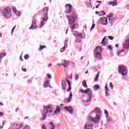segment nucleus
<instances>
[{
    "label": "nucleus",
    "mask_w": 129,
    "mask_h": 129,
    "mask_svg": "<svg viewBox=\"0 0 129 129\" xmlns=\"http://www.w3.org/2000/svg\"><path fill=\"white\" fill-rule=\"evenodd\" d=\"M3 16L6 19H10L12 16L11 10L10 9H5L3 12Z\"/></svg>",
    "instance_id": "obj_4"
},
{
    "label": "nucleus",
    "mask_w": 129,
    "mask_h": 129,
    "mask_svg": "<svg viewBox=\"0 0 129 129\" xmlns=\"http://www.w3.org/2000/svg\"><path fill=\"white\" fill-rule=\"evenodd\" d=\"M94 112H95L96 113H99V114H101V110H100V108L98 107H96L95 109V110Z\"/></svg>",
    "instance_id": "obj_20"
},
{
    "label": "nucleus",
    "mask_w": 129,
    "mask_h": 129,
    "mask_svg": "<svg viewBox=\"0 0 129 129\" xmlns=\"http://www.w3.org/2000/svg\"><path fill=\"white\" fill-rule=\"evenodd\" d=\"M41 128L42 129H47V127H46V126L45 125H43L42 126H41Z\"/></svg>",
    "instance_id": "obj_52"
},
{
    "label": "nucleus",
    "mask_w": 129,
    "mask_h": 129,
    "mask_svg": "<svg viewBox=\"0 0 129 129\" xmlns=\"http://www.w3.org/2000/svg\"><path fill=\"white\" fill-rule=\"evenodd\" d=\"M108 38L110 40H113V39H114V37L113 36H108Z\"/></svg>",
    "instance_id": "obj_46"
},
{
    "label": "nucleus",
    "mask_w": 129,
    "mask_h": 129,
    "mask_svg": "<svg viewBox=\"0 0 129 129\" xmlns=\"http://www.w3.org/2000/svg\"><path fill=\"white\" fill-rule=\"evenodd\" d=\"M67 18L69 20V24L70 25H73L74 23L76 22L75 19H77L76 15H74L73 16H71L69 17V16H67Z\"/></svg>",
    "instance_id": "obj_5"
},
{
    "label": "nucleus",
    "mask_w": 129,
    "mask_h": 129,
    "mask_svg": "<svg viewBox=\"0 0 129 129\" xmlns=\"http://www.w3.org/2000/svg\"><path fill=\"white\" fill-rule=\"evenodd\" d=\"M22 71H23V72H27V69H23Z\"/></svg>",
    "instance_id": "obj_58"
},
{
    "label": "nucleus",
    "mask_w": 129,
    "mask_h": 129,
    "mask_svg": "<svg viewBox=\"0 0 129 129\" xmlns=\"http://www.w3.org/2000/svg\"><path fill=\"white\" fill-rule=\"evenodd\" d=\"M78 78H79V76L78 75H76V77H75V80L76 81H77V80H78Z\"/></svg>",
    "instance_id": "obj_47"
},
{
    "label": "nucleus",
    "mask_w": 129,
    "mask_h": 129,
    "mask_svg": "<svg viewBox=\"0 0 129 129\" xmlns=\"http://www.w3.org/2000/svg\"><path fill=\"white\" fill-rule=\"evenodd\" d=\"M67 7H69V10L64 12L65 14H70L72 11H73V6L71 4H66L65 7L67 8Z\"/></svg>",
    "instance_id": "obj_8"
},
{
    "label": "nucleus",
    "mask_w": 129,
    "mask_h": 129,
    "mask_svg": "<svg viewBox=\"0 0 129 129\" xmlns=\"http://www.w3.org/2000/svg\"><path fill=\"white\" fill-rule=\"evenodd\" d=\"M3 115H4V113L0 112V117H3Z\"/></svg>",
    "instance_id": "obj_60"
},
{
    "label": "nucleus",
    "mask_w": 129,
    "mask_h": 129,
    "mask_svg": "<svg viewBox=\"0 0 129 129\" xmlns=\"http://www.w3.org/2000/svg\"><path fill=\"white\" fill-rule=\"evenodd\" d=\"M67 81L69 84V89L67 90L68 92H69L70 90H71V83H70V81H68V80H67Z\"/></svg>",
    "instance_id": "obj_25"
},
{
    "label": "nucleus",
    "mask_w": 129,
    "mask_h": 129,
    "mask_svg": "<svg viewBox=\"0 0 129 129\" xmlns=\"http://www.w3.org/2000/svg\"><path fill=\"white\" fill-rule=\"evenodd\" d=\"M91 126H92V125H90L89 124H86L84 126V128L85 129H91Z\"/></svg>",
    "instance_id": "obj_27"
},
{
    "label": "nucleus",
    "mask_w": 129,
    "mask_h": 129,
    "mask_svg": "<svg viewBox=\"0 0 129 129\" xmlns=\"http://www.w3.org/2000/svg\"><path fill=\"white\" fill-rule=\"evenodd\" d=\"M47 77L49 79H52V76L49 74H47Z\"/></svg>",
    "instance_id": "obj_50"
},
{
    "label": "nucleus",
    "mask_w": 129,
    "mask_h": 129,
    "mask_svg": "<svg viewBox=\"0 0 129 129\" xmlns=\"http://www.w3.org/2000/svg\"><path fill=\"white\" fill-rule=\"evenodd\" d=\"M44 48H46V46L45 45L40 46L39 48V51H42V50H43V49H44Z\"/></svg>",
    "instance_id": "obj_36"
},
{
    "label": "nucleus",
    "mask_w": 129,
    "mask_h": 129,
    "mask_svg": "<svg viewBox=\"0 0 129 129\" xmlns=\"http://www.w3.org/2000/svg\"><path fill=\"white\" fill-rule=\"evenodd\" d=\"M43 107H44V109H45L46 112H45V111L41 112L42 117L39 118L41 121H43V120H45V119L47 118V114L48 113V112H49L50 113H52V112H53V110L52 109V107H51V106H43Z\"/></svg>",
    "instance_id": "obj_1"
},
{
    "label": "nucleus",
    "mask_w": 129,
    "mask_h": 129,
    "mask_svg": "<svg viewBox=\"0 0 129 129\" xmlns=\"http://www.w3.org/2000/svg\"><path fill=\"white\" fill-rule=\"evenodd\" d=\"M107 18H112V17H113V14L111 13L109 16H107Z\"/></svg>",
    "instance_id": "obj_51"
},
{
    "label": "nucleus",
    "mask_w": 129,
    "mask_h": 129,
    "mask_svg": "<svg viewBox=\"0 0 129 129\" xmlns=\"http://www.w3.org/2000/svg\"><path fill=\"white\" fill-rule=\"evenodd\" d=\"M92 27L94 29V28H95V25L94 24H92Z\"/></svg>",
    "instance_id": "obj_62"
},
{
    "label": "nucleus",
    "mask_w": 129,
    "mask_h": 129,
    "mask_svg": "<svg viewBox=\"0 0 129 129\" xmlns=\"http://www.w3.org/2000/svg\"><path fill=\"white\" fill-rule=\"evenodd\" d=\"M123 48L124 49H129V39H126L123 43Z\"/></svg>",
    "instance_id": "obj_9"
},
{
    "label": "nucleus",
    "mask_w": 129,
    "mask_h": 129,
    "mask_svg": "<svg viewBox=\"0 0 129 129\" xmlns=\"http://www.w3.org/2000/svg\"><path fill=\"white\" fill-rule=\"evenodd\" d=\"M105 94H106V96H108V95H109V93H108V92H105Z\"/></svg>",
    "instance_id": "obj_59"
},
{
    "label": "nucleus",
    "mask_w": 129,
    "mask_h": 129,
    "mask_svg": "<svg viewBox=\"0 0 129 129\" xmlns=\"http://www.w3.org/2000/svg\"><path fill=\"white\" fill-rule=\"evenodd\" d=\"M44 18L45 21H48V20H49V17H48V13L46 12V14L44 15Z\"/></svg>",
    "instance_id": "obj_28"
},
{
    "label": "nucleus",
    "mask_w": 129,
    "mask_h": 129,
    "mask_svg": "<svg viewBox=\"0 0 129 129\" xmlns=\"http://www.w3.org/2000/svg\"><path fill=\"white\" fill-rule=\"evenodd\" d=\"M22 126H22V125H19V124H17V126H16V129H20Z\"/></svg>",
    "instance_id": "obj_42"
},
{
    "label": "nucleus",
    "mask_w": 129,
    "mask_h": 129,
    "mask_svg": "<svg viewBox=\"0 0 129 129\" xmlns=\"http://www.w3.org/2000/svg\"><path fill=\"white\" fill-rule=\"evenodd\" d=\"M12 10L15 13H17V10H16L15 8H13Z\"/></svg>",
    "instance_id": "obj_54"
},
{
    "label": "nucleus",
    "mask_w": 129,
    "mask_h": 129,
    "mask_svg": "<svg viewBox=\"0 0 129 129\" xmlns=\"http://www.w3.org/2000/svg\"><path fill=\"white\" fill-rule=\"evenodd\" d=\"M108 6H112V7H115L117 5V0H114L113 2H109L108 3Z\"/></svg>",
    "instance_id": "obj_15"
},
{
    "label": "nucleus",
    "mask_w": 129,
    "mask_h": 129,
    "mask_svg": "<svg viewBox=\"0 0 129 129\" xmlns=\"http://www.w3.org/2000/svg\"><path fill=\"white\" fill-rule=\"evenodd\" d=\"M80 91H81V92H82V93H86V94H88V93L86 90H84L83 89H81Z\"/></svg>",
    "instance_id": "obj_35"
},
{
    "label": "nucleus",
    "mask_w": 129,
    "mask_h": 129,
    "mask_svg": "<svg viewBox=\"0 0 129 129\" xmlns=\"http://www.w3.org/2000/svg\"><path fill=\"white\" fill-rule=\"evenodd\" d=\"M93 88H94V91H97V90H98L99 88H100V87L99 86V85H95L94 86Z\"/></svg>",
    "instance_id": "obj_22"
},
{
    "label": "nucleus",
    "mask_w": 129,
    "mask_h": 129,
    "mask_svg": "<svg viewBox=\"0 0 129 129\" xmlns=\"http://www.w3.org/2000/svg\"><path fill=\"white\" fill-rule=\"evenodd\" d=\"M16 26H15L12 29L11 31V34L13 35V34H14V31H15V29H16Z\"/></svg>",
    "instance_id": "obj_43"
},
{
    "label": "nucleus",
    "mask_w": 129,
    "mask_h": 129,
    "mask_svg": "<svg viewBox=\"0 0 129 129\" xmlns=\"http://www.w3.org/2000/svg\"><path fill=\"white\" fill-rule=\"evenodd\" d=\"M73 96V95H72V92H70V96H69V98L70 99H72V97Z\"/></svg>",
    "instance_id": "obj_48"
},
{
    "label": "nucleus",
    "mask_w": 129,
    "mask_h": 129,
    "mask_svg": "<svg viewBox=\"0 0 129 129\" xmlns=\"http://www.w3.org/2000/svg\"><path fill=\"white\" fill-rule=\"evenodd\" d=\"M82 85L85 88H87L88 87V86H87V83H86V80H84L82 82Z\"/></svg>",
    "instance_id": "obj_24"
},
{
    "label": "nucleus",
    "mask_w": 129,
    "mask_h": 129,
    "mask_svg": "<svg viewBox=\"0 0 129 129\" xmlns=\"http://www.w3.org/2000/svg\"><path fill=\"white\" fill-rule=\"evenodd\" d=\"M69 64H70L69 62L67 61L66 62V64L61 63V65H62V66H63V67L67 68V67H68V66H69Z\"/></svg>",
    "instance_id": "obj_30"
},
{
    "label": "nucleus",
    "mask_w": 129,
    "mask_h": 129,
    "mask_svg": "<svg viewBox=\"0 0 129 129\" xmlns=\"http://www.w3.org/2000/svg\"><path fill=\"white\" fill-rule=\"evenodd\" d=\"M72 30H77L78 29V24H75L71 27Z\"/></svg>",
    "instance_id": "obj_21"
},
{
    "label": "nucleus",
    "mask_w": 129,
    "mask_h": 129,
    "mask_svg": "<svg viewBox=\"0 0 129 129\" xmlns=\"http://www.w3.org/2000/svg\"><path fill=\"white\" fill-rule=\"evenodd\" d=\"M15 14L17 15V16H20V12H17Z\"/></svg>",
    "instance_id": "obj_61"
},
{
    "label": "nucleus",
    "mask_w": 129,
    "mask_h": 129,
    "mask_svg": "<svg viewBox=\"0 0 129 129\" xmlns=\"http://www.w3.org/2000/svg\"><path fill=\"white\" fill-rule=\"evenodd\" d=\"M24 58L25 60H28L29 59V55L26 54L24 56Z\"/></svg>",
    "instance_id": "obj_45"
},
{
    "label": "nucleus",
    "mask_w": 129,
    "mask_h": 129,
    "mask_svg": "<svg viewBox=\"0 0 129 129\" xmlns=\"http://www.w3.org/2000/svg\"><path fill=\"white\" fill-rule=\"evenodd\" d=\"M91 120L94 121L95 123H97L99 121V120L100 119V116L98 114H96V116L94 118V119H92V118H91Z\"/></svg>",
    "instance_id": "obj_11"
},
{
    "label": "nucleus",
    "mask_w": 129,
    "mask_h": 129,
    "mask_svg": "<svg viewBox=\"0 0 129 129\" xmlns=\"http://www.w3.org/2000/svg\"><path fill=\"white\" fill-rule=\"evenodd\" d=\"M5 56H6V53H0V58L3 59V58H4Z\"/></svg>",
    "instance_id": "obj_33"
},
{
    "label": "nucleus",
    "mask_w": 129,
    "mask_h": 129,
    "mask_svg": "<svg viewBox=\"0 0 129 129\" xmlns=\"http://www.w3.org/2000/svg\"><path fill=\"white\" fill-rule=\"evenodd\" d=\"M60 108H59V107L57 106L55 110L54 111V113L55 114H60Z\"/></svg>",
    "instance_id": "obj_19"
},
{
    "label": "nucleus",
    "mask_w": 129,
    "mask_h": 129,
    "mask_svg": "<svg viewBox=\"0 0 129 129\" xmlns=\"http://www.w3.org/2000/svg\"><path fill=\"white\" fill-rule=\"evenodd\" d=\"M28 83L31 84V83H32V80L28 81Z\"/></svg>",
    "instance_id": "obj_64"
},
{
    "label": "nucleus",
    "mask_w": 129,
    "mask_h": 129,
    "mask_svg": "<svg viewBox=\"0 0 129 129\" xmlns=\"http://www.w3.org/2000/svg\"><path fill=\"white\" fill-rule=\"evenodd\" d=\"M124 51V50L123 49H122L121 50L119 51L117 53V56H120V54H121V53H122V52H123Z\"/></svg>",
    "instance_id": "obj_39"
},
{
    "label": "nucleus",
    "mask_w": 129,
    "mask_h": 129,
    "mask_svg": "<svg viewBox=\"0 0 129 129\" xmlns=\"http://www.w3.org/2000/svg\"><path fill=\"white\" fill-rule=\"evenodd\" d=\"M109 86L112 89H113V85L112 84V83H110Z\"/></svg>",
    "instance_id": "obj_49"
},
{
    "label": "nucleus",
    "mask_w": 129,
    "mask_h": 129,
    "mask_svg": "<svg viewBox=\"0 0 129 129\" xmlns=\"http://www.w3.org/2000/svg\"><path fill=\"white\" fill-rule=\"evenodd\" d=\"M20 60L22 61H24V59H23V57H22V56L20 57Z\"/></svg>",
    "instance_id": "obj_57"
},
{
    "label": "nucleus",
    "mask_w": 129,
    "mask_h": 129,
    "mask_svg": "<svg viewBox=\"0 0 129 129\" xmlns=\"http://www.w3.org/2000/svg\"><path fill=\"white\" fill-rule=\"evenodd\" d=\"M41 22L40 23V25L39 26V29H41V28H43V27H44V26L45 25V24L47 23V20H45V18H44L43 17H42L41 18Z\"/></svg>",
    "instance_id": "obj_14"
},
{
    "label": "nucleus",
    "mask_w": 129,
    "mask_h": 129,
    "mask_svg": "<svg viewBox=\"0 0 129 129\" xmlns=\"http://www.w3.org/2000/svg\"><path fill=\"white\" fill-rule=\"evenodd\" d=\"M70 100H71V99L69 98L67 100V101H68V102H70Z\"/></svg>",
    "instance_id": "obj_63"
},
{
    "label": "nucleus",
    "mask_w": 129,
    "mask_h": 129,
    "mask_svg": "<svg viewBox=\"0 0 129 129\" xmlns=\"http://www.w3.org/2000/svg\"><path fill=\"white\" fill-rule=\"evenodd\" d=\"M106 117L108 121L107 122H108L109 121H111V120H112V118H111L110 116H108V115H106Z\"/></svg>",
    "instance_id": "obj_29"
},
{
    "label": "nucleus",
    "mask_w": 129,
    "mask_h": 129,
    "mask_svg": "<svg viewBox=\"0 0 129 129\" xmlns=\"http://www.w3.org/2000/svg\"><path fill=\"white\" fill-rule=\"evenodd\" d=\"M108 20L110 24H112V23H113V19L112 17L109 18Z\"/></svg>",
    "instance_id": "obj_38"
},
{
    "label": "nucleus",
    "mask_w": 129,
    "mask_h": 129,
    "mask_svg": "<svg viewBox=\"0 0 129 129\" xmlns=\"http://www.w3.org/2000/svg\"><path fill=\"white\" fill-rule=\"evenodd\" d=\"M104 113L105 114L108 115V112L106 110H104Z\"/></svg>",
    "instance_id": "obj_53"
},
{
    "label": "nucleus",
    "mask_w": 129,
    "mask_h": 129,
    "mask_svg": "<svg viewBox=\"0 0 129 129\" xmlns=\"http://www.w3.org/2000/svg\"><path fill=\"white\" fill-rule=\"evenodd\" d=\"M35 29H37V26L36 25V20H33L32 21L31 26L29 27V30H35Z\"/></svg>",
    "instance_id": "obj_13"
},
{
    "label": "nucleus",
    "mask_w": 129,
    "mask_h": 129,
    "mask_svg": "<svg viewBox=\"0 0 129 129\" xmlns=\"http://www.w3.org/2000/svg\"><path fill=\"white\" fill-rule=\"evenodd\" d=\"M94 56L96 59L99 60H101L102 58L101 57V53L100 52H94Z\"/></svg>",
    "instance_id": "obj_12"
},
{
    "label": "nucleus",
    "mask_w": 129,
    "mask_h": 129,
    "mask_svg": "<svg viewBox=\"0 0 129 129\" xmlns=\"http://www.w3.org/2000/svg\"><path fill=\"white\" fill-rule=\"evenodd\" d=\"M101 51H102V48L100 46H97L95 49L94 52L95 53H101Z\"/></svg>",
    "instance_id": "obj_17"
},
{
    "label": "nucleus",
    "mask_w": 129,
    "mask_h": 129,
    "mask_svg": "<svg viewBox=\"0 0 129 129\" xmlns=\"http://www.w3.org/2000/svg\"><path fill=\"white\" fill-rule=\"evenodd\" d=\"M100 22H101V24H102V25L106 26V25H107V18L106 17H102L100 19Z\"/></svg>",
    "instance_id": "obj_10"
},
{
    "label": "nucleus",
    "mask_w": 129,
    "mask_h": 129,
    "mask_svg": "<svg viewBox=\"0 0 129 129\" xmlns=\"http://www.w3.org/2000/svg\"><path fill=\"white\" fill-rule=\"evenodd\" d=\"M101 14L100 15V17H101L102 16H105V12L103 11H101L100 12Z\"/></svg>",
    "instance_id": "obj_37"
},
{
    "label": "nucleus",
    "mask_w": 129,
    "mask_h": 129,
    "mask_svg": "<svg viewBox=\"0 0 129 129\" xmlns=\"http://www.w3.org/2000/svg\"><path fill=\"white\" fill-rule=\"evenodd\" d=\"M100 73V72H98L97 74L96 75V78L94 79L95 82H97L98 81V79L99 78V74Z\"/></svg>",
    "instance_id": "obj_26"
},
{
    "label": "nucleus",
    "mask_w": 129,
    "mask_h": 129,
    "mask_svg": "<svg viewBox=\"0 0 129 129\" xmlns=\"http://www.w3.org/2000/svg\"><path fill=\"white\" fill-rule=\"evenodd\" d=\"M49 9L47 7H45L44 9L42 10V12L44 13V15L46 14V13H48V10Z\"/></svg>",
    "instance_id": "obj_31"
},
{
    "label": "nucleus",
    "mask_w": 129,
    "mask_h": 129,
    "mask_svg": "<svg viewBox=\"0 0 129 129\" xmlns=\"http://www.w3.org/2000/svg\"><path fill=\"white\" fill-rule=\"evenodd\" d=\"M68 45V40H66L64 42V47H67Z\"/></svg>",
    "instance_id": "obj_44"
},
{
    "label": "nucleus",
    "mask_w": 129,
    "mask_h": 129,
    "mask_svg": "<svg viewBox=\"0 0 129 129\" xmlns=\"http://www.w3.org/2000/svg\"><path fill=\"white\" fill-rule=\"evenodd\" d=\"M64 108L65 110L68 111V112H69L70 114H73V111L74 110V109L73 108V107H72V106H64Z\"/></svg>",
    "instance_id": "obj_6"
},
{
    "label": "nucleus",
    "mask_w": 129,
    "mask_h": 129,
    "mask_svg": "<svg viewBox=\"0 0 129 129\" xmlns=\"http://www.w3.org/2000/svg\"><path fill=\"white\" fill-rule=\"evenodd\" d=\"M62 64H66V62H67V61H66V60H62Z\"/></svg>",
    "instance_id": "obj_55"
},
{
    "label": "nucleus",
    "mask_w": 129,
    "mask_h": 129,
    "mask_svg": "<svg viewBox=\"0 0 129 129\" xmlns=\"http://www.w3.org/2000/svg\"><path fill=\"white\" fill-rule=\"evenodd\" d=\"M107 41V39H106V36H105L104 37V39H102V42H101L102 46H106V44H107V42H106Z\"/></svg>",
    "instance_id": "obj_18"
},
{
    "label": "nucleus",
    "mask_w": 129,
    "mask_h": 129,
    "mask_svg": "<svg viewBox=\"0 0 129 129\" xmlns=\"http://www.w3.org/2000/svg\"><path fill=\"white\" fill-rule=\"evenodd\" d=\"M72 32L74 33H73L74 36H75L76 37H77V39L76 41L78 43H80V42H81V39L80 38H81L82 39L85 38V34L79 33L78 32H77V31H75V32H74L73 30H72Z\"/></svg>",
    "instance_id": "obj_2"
},
{
    "label": "nucleus",
    "mask_w": 129,
    "mask_h": 129,
    "mask_svg": "<svg viewBox=\"0 0 129 129\" xmlns=\"http://www.w3.org/2000/svg\"><path fill=\"white\" fill-rule=\"evenodd\" d=\"M50 125H51V129H55V126H54V124H53V122H50Z\"/></svg>",
    "instance_id": "obj_41"
},
{
    "label": "nucleus",
    "mask_w": 129,
    "mask_h": 129,
    "mask_svg": "<svg viewBox=\"0 0 129 129\" xmlns=\"http://www.w3.org/2000/svg\"><path fill=\"white\" fill-rule=\"evenodd\" d=\"M88 92V96H89V98L86 101V102L88 103L91 101V97H92V92L90 91V88L87 89L86 90Z\"/></svg>",
    "instance_id": "obj_7"
},
{
    "label": "nucleus",
    "mask_w": 129,
    "mask_h": 129,
    "mask_svg": "<svg viewBox=\"0 0 129 129\" xmlns=\"http://www.w3.org/2000/svg\"><path fill=\"white\" fill-rule=\"evenodd\" d=\"M17 127V123H14L12 125L11 128L12 129H16Z\"/></svg>",
    "instance_id": "obj_34"
},
{
    "label": "nucleus",
    "mask_w": 129,
    "mask_h": 129,
    "mask_svg": "<svg viewBox=\"0 0 129 129\" xmlns=\"http://www.w3.org/2000/svg\"><path fill=\"white\" fill-rule=\"evenodd\" d=\"M85 4L86 5L87 8H92V6H91V3H90V2L89 3L88 2H85Z\"/></svg>",
    "instance_id": "obj_32"
},
{
    "label": "nucleus",
    "mask_w": 129,
    "mask_h": 129,
    "mask_svg": "<svg viewBox=\"0 0 129 129\" xmlns=\"http://www.w3.org/2000/svg\"><path fill=\"white\" fill-rule=\"evenodd\" d=\"M118 72L119 74H121L122 76H125L127 75V72L126 71V68L124 66L119 65L118 66Z\"/></svg>",
    "instance_id": "obj_3"
},
{
    "label": "nucleus",
    "mask_w": 129,
    "mask_h": 129,
    "mask_svg": "<svg viewBox=\"0 0 129 129\" xmlns=\"http://www.w3.org/2000/svg\"><path fill=\"white\" fill-rule=\"evenodd\" d=\"M108 48H109L110 50L112 49V47H111V45H108Z\"/></svg>",
    "instance_id": "obj_56"
},
{
    "label": "nucleus",
    "mask_w": 129,
    "mask_h": 129,
    "mask_svg": "<svg viewBox=\"0 0 129 129\" xmlns=\"http://www.w3.org/2000/svg\"><path fill=\"white\" fill-rule=\"evenodd\" d=\"M50 84V80H47L45 82V84L44 85V88H47V87H49V85Z\"/></svg>",
    "instance_id": "obj_23"
},
{
    "label": "nucleus",
    "mask_w": 129,
    "mask_h": 129,
    "mask_svg": "<svg viewBox=\"0 0 129 129\" xmlns=\"http://www.w3.org/2000/svg\"><path fill=\"white\" fill-rule=\"evenodd\" d=\"M61 85H62V89L63 90H65L66 89V87H67V84H66V81L64 80H61Z\"/></svg>",
    "instance_id": "obj_16"
},
{
    "label": "nucleus",
    "mask_w": 129,
    "mask_h": 129,
    "mask_svg": "<svg viewBox=\"0 0 129 129\" xmlns=\"http://www.w3.org/2000/svg\"><path fill=\"white\" fill-rule=\"evenodd\" d=\"M66 46H65V45L64 46V47H63L62 48H61L60 49V52L62 53V52H64V51H65V50H66Z\"/></svg>",
    "instance_id": "obj_40"
}]
</instances>
